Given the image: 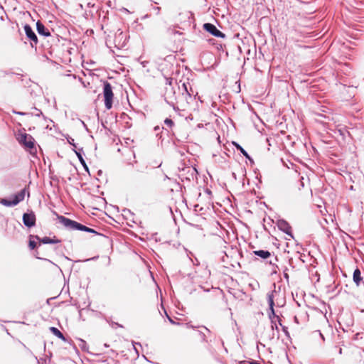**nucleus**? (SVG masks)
I'll return each mask as SVG.
<instances>
[{
	"label": "nucleus",
	"instance_id": "a878e982",
	"mask_svg": "<svg viewBox=\"0 0 364 364\" xmlns=\"http://www.w3.org/2000/svg\"><path fill=\"white\" fill-rule=\"evenodd\" d=\"M284 277H285L287 279H289V275H288V274H287V273H284Z\"/></svg>",
	"mask_w": 364,
	"mask_h": 364
},
{
	"label": "nucleus",
	"instance_id": "cd10ccee",
	"mask_svg": "<svg viewBox=\"0 0 364 364\" xmlns=\"http://www.w3.org/2000/svg\"><path fill=\"white\" fill-rule=\"evenodd\" d=\"M73 141H74V139H72V141H69V143H70V144H73V146H75V144L73 143Z\"/></svg>",
	"mask_w": 364,
	"mask_h": 364
},
{
	"label": "nucleus",
	"instance_id": "9d476101",
	"mask_svg": "<svg viewBox=\"0 0 364 364\" xmlns=\"http://www.w3.org/2000/svg\"><path fill=\"white\" fill-rule=\"evenodd\" d=\"M278 228L282 232H285L289 237L293 238V234L291 232V227L290 225L284 220H279L277 221Z\"/></svg>",
	"mask_w": 364,
	"mask_h": 364
},
{
	"label": "nucleus",
	"instance_id": "6e6552de",
	"mask_svg": "<svg viewBox=\"0 0 364 364\" xmlns=\"http://www.w3.org/2000/svg\"><path fill=\"white\" fill-rule=\"evenodd\" d=\"M24 31L27 38L31 41V46L33 47L34 46L37 45L38 38L32 28L29 25L26 24L24 26Z\"/></svg>",
	"mask_w": 364,
	"mask_h": 364
},
{
	"label": "nucleus",
	"instance_id": "c85d7f7f",
	"mask_svg": "<svg viewBox=\"0 0 364 364\" xmlns=\"http://www.w3.org/2000/svg\"><path fill=\"white\" fill-rule=\"evenodd\" d=\"M73 141H74V139H72V141H69V143H70V144H73V146H75V144L73 143Z\"/></svg>",
	"mask_w": 364,
	"mask_h": 364
},
{
	"label": "nucleus",
	"instance_id": "b1692460",
	"mask_svg": "<svg viewBox=\"0 0 364 364\" xmlns=\"http://www.w3.org/2000/svg\"><path fill=\"white\" fill-rule=\"evenodd\" d=\"M15 113L17 114H19V115H25L26 114V113L22 112H15Z\"/></svg>",
	"mask_w": 364,
	"mask_h": 364
},
{
	"label": "nucleus",
	"instance_id": "6ab92c4d",
	"mask_svg": "<svg viewBox=\"0 0 364 364\" xmlns=\"http://www.w3.org/2000/svg\"><path fill=\"white\" fill-rule=\"evenodd\" d=\"M36 242L33 240H31V239H30L29 240V247L31 249V250H33L34 248H36Z\"/></svg>",
	"mask_w": 364,
	"mask_h": 364
},
{
	"label": "nucleus",
	"instance_id": "aec40b11",
	"mask_svg": "<svg viewBox=\"0 0 364 364\" xmlns=\"http://www.w3.org/2000/svg\"><path fill=\"white\" fill-rule=\"evenodd\" d=\"M277 323H278V321L277 319H274V323H271L272 330H274L275 328L277 331H278Z\"/></svg>",
	"mask_w": 364,
	"mask_h": 364
},
{
	"label": "nucleus",
	"instance_id": "4468645a",
	"mask_svg": "<svg viewBox=\"0 0 364 364\" xmlns=\"http://www.w3.org/2000/svg\"><path fill=\"white\" fill-rule=\"evenodd\" d=\"M82 149H78L77 151H75L79 161H80L81 164L83 166L84 168L88 171V167L82 157Z\"/></svg>",
	"mask_w": 364,
	"mask_h": 364
},
{
	"label": "nucleus",
	"instance_id": "2eb2a0df",
	"mask_svg": "<svg viewBox=\"0 0 364 364\" xmlns=\"http://www.w3.org/2000/svg\"><path fill=\"white\" fill-rule=\"evenodd\" d=\"M362 277L360 276V271L358 269H356L353 272V281L357 286H359Z\"/></svg>",
	"mask_w": 364,
	"mask_h": 364
},
{
	"label": "nucleus",
	"instance_id": "423d86ee",
	"mask_svg": "<svg viewBox=\"0 0 364 364\" xmlns=\"http://www.w3.org/2000/svg\"><path fill=\"white\" fill-rule=\"evenodd\" d=\"M164 99L167 104L173 107V108L175 109L176 97L173 87H169L166 88V92L164 93Z\"/></svg>",
	"mask_w": 364,
	"mask_h": 364
},
{
	"label": "nucleus",
	"instance_id": "39448f33",
	"mask_svg": "<svg viewBox=\"0 0 364 364\" xmlns=\"http://www.w3.org/2000/svg\"><path fill=\"white\" fill-rule=\"evenodd\" d=\"M274 294H277V292L275 291H272L267 294V301H268V304L269 306V317L271 320V323H274V319H277L278 321V323H279V325H282L280 318H279V316L275 314L274 309Z\"/></svg>",
	"mask_w": 364,
	"mask_h": 364
},
{
	"label": "nucleus",
	"instance_id": "f8f14e48",
	"mask_svg": "<svg viewBox=\"0 0 364 364\" xmlns=\"http://www.w3.org/2000/svg\"><path fill=\"white\" fill-rule=\"evenodd\" d=\"M30 237H35L36 240H39L43 244H55L60 242L58 240L52 239L48 237H44L43 238L41 239L38 236H33L31 235Z\"/></svg>",
	"mask_w": 364,
	"mask_h": 364
},
{
	"label": "nucleus",
	"instance_id": "393cba45",
	"mask_svg": "<svg viewBox=\"0 0 364 364\" xmlns=\"http://www.w3.org/2000/svg\"><path fill=\"white\" fill-rule=\"evenodd\" d=\"M248 364H258V363L255 361H248Z\"/></svg>",
	"mask_w": 364,
	"mask_h": 364
},
{
	"label": "nucleus",
	"instance_id": "0eeeda50",
	"mask_svg": "<svg viewBox=\"0 0 364 364\" xmlns=\"http://www.w3.org/2000/svg\"><path fill=\"white\" fill-rule=\"evenodd\" d=\"M203 28L213 36L218 38H225V35L218 30L215 26L210 23H205L203 24Z\"/></svg>",
	"mask_w": 364,
	"mask_h": 364
},
{
	"label": "nucleus",
	"instance_id": "f3484780",
	"mask_svg": "<svg viewBox=\"0 0 364 364\" xmlns=\"http://www.w3.org/2000/svg\"><path fill=\"white\" fill-rule=\"evenodd\" d=\"M237 149L240 151V152L242 154L243 156H245L246 158L250 159V156L248 155L247 152L239 144L236 145Z\"/></svg>",
	"mask_w": 364,
	"mask_h": 364
},
{
	"label": "nucleus",
	"instance_id": "1a4fd4ad",
	"mask_svg": "<svg viewBox=\"0 0 364 364\" xmlns=\"http://www.w3.org/2000/svg\"><path fill=\"white\" fill-rule=\"evenodd\" d=\"M23 223L28 228L33 227L36 225V215L33 212L26 213L23 215Z\"/></svg>",
	"mask_w": 364,
	"mask_h": 364
},
{
	"label": "nucleus",
	"instance_id": "2f4dec72",
	"mask_svg": "<svg viewBox=\"0 0 364 364\" xmlns=\"http://www.w3.org/2000/svg\"><path fill=\"white\" fill-rule=\"evenodd\" d=\"M159 10H160V8H159V7H158V8L156 9V11H159Z\"/></svg>",
	"mask_w": 364,
	"mask_h": 364
},
{
	"label": "nucleus",
	"instance_id": "20e7f679",
	"mask_svg": "<svg viewBox=\"0 0 364 364\" xmlns=\"http://www.w3.org/2000/svg\"><path fill=\"white\" fill-rule=\"evenodd\" d=\"M25 197V189L21 190L19 193L14 196L13 200H8L6 198H1L0 203L6 207H13L18 204L21 201L23 200Z\"/></svg>",
	"mask_w": 364,
	"mask_h": 364
},
{
	"label": "nucleus",
	"instance_id": "412c9836",
	"mask_svg": "<svg viewBox=\"0 0 364 364\" xmlns=\"http://www.w3.org/2000/svg\"><path fill=\"white\" fill-rule=\"evenodd\" d=\"M183 87H184V89H185L186 92H187V94H188L189 96H191V93L188 91V90H187V87H186V84H185V83H183Z\"/></svg>",
	"mask_w": 364,
	"mask_h": 364
},
{
	"label": "nucleus",
	"instance_id": "473e14b6",
	"mask_svg": "<svg viewBox=\"0 0 364 364\" xmlns=\"http://www.w3.org/2000/svg\"><path fill=\"white\" fill-rule=\"evenodd\" d=\"M159 10H160V8H159V7H158V8L156 9V11H159Z\"/></svg>",
	"mask_w": 364,
	"mask_h": 364
},
{
	"label": "nucleus",
	"instance_id": "dca6fc26",
	"mask_svg": "<svg viewBox=\"0 0 364 364\" xmlns=\"http://www.w3.org/2000/svg\"><path fill=\"white\" fill-rule=\"evenodd\" d=\"M50 331L58 338H60L63 341H65V338L63 334L55 327H50Z\"/></svg>",
	"mask_w": 364,
	"mask_h": 364
},
{
	"label": "nucleus",
	"instance_id": "ddd939ff",
	"mask_svg": "<svg viewBox=\"0 0 364 364\" xmlns=\"http://www.w3.org/2000/svg\"><path fill=\"white\" fill-rule=\"evenodd\" d=\"M253 254L256 256H258L262 259H267L270 257L271 253L268 250H255L253 251Z\"/></svg>",
	"mask_w": 364,
	"mask_h": 364
},
{
	"label": "nucleus",
	"instance_id": "4be33fe9",
	"mask_svg": "<svg viewBox=\"0 0 364 364\" xmlns=\"http://www.w3.org/2000/svg\"><path fill=\"white\" fill-rule=\"evenodd\" d=\"M171 80H172L171 79L167 78L166 79V83L168 84L169 85H171Z\"/></svg>",
	"mask_w": 364,
	"mask_h": 364
},
{
	"label": "nucleus",
	"instance_id": "7ed1b4c3",
	"mask_svg": "<svg viewBox=\"0 0 364 364\" xmlns=\"http://www.w3.org/2000/svg\"><path fill=\"white\" fill-rule=\"evenodd\" d=\"M103 95L105 98V105L107 109H110L112 107V102L114 94L112 88L108 82H104Z\"/></svg>",
	"mask_w": 364,
	"mask_h": 364
},
{
	"label": "nucleus",
	"instance_id": "7c9ffc66",
	"mask_svg": "<svg viewBox=\"0 0 364 364\" xmlns=\"http://www.w3.org/2000/svg\"><path fill=\"white\" fill-rule=\"evenodd\" d=\"M320 336H321L322 339H324L323 334L320 333Z\"/></svg>",
	"mask_w": 364,
	"mask_h": 364
},
{
	"label": "nucleus",
	"instance_id": "bb28decb",
	"mask_svg": "<svg viewBox=\"0 0 364 364\" xmlns=\"http://www.w3.org/2000/svg\"><path fill=\"white\" fill-rule=\"evenodd\" d=\"M168 316V320L170 321V322H171V323H175V322H174V321H173V320H172V319H171L168 316Z\"/></svg>",
	"mask_w": 364,
	"mask_h": 364
},
{
	"label": "nucleus",
	"instance_id": "a211bd4d",
	"mask_svg": "<svg viewBox=\"0 0 364 364\" xmlns=\"http://www.w3.org/2000/svg\"><path fill=\"white\" fill-rule=\"evenodd\" d=\"M164 124H165L167 127H173V124H174V123H173V122L172 121V119H168V118H167V119H166L164 120Z\"/></svg>",
	"mask_w": 364,
	"mask_h": 364
},
{
	"label": "nucleus",
	"instance_id": "f257e3e1",
	"mask_svg": "<svg viewBox=\"0 0 364 364\" xmlns=\"http://www.w3.org/2000/svg\"><path fill=\"white\" fill-rule=\"evenodd\" d=\"M58 219L60 223L63 224L66 228L69 230H77L87 232L98 234L97 232H96L94 229L90 228L85 225H83L75 220H72L64 216H60L58 217Z\"/></svg>",
	"mask_w": 364,
	"mask_h": 364
},
{
	"label": "nucleus",
	"instance_id": "c756f323",
	"mask_svg": "<svg viewBox=\"0 0 364 364\" xmlns=\"http://www.w3.org/2000/svg\"><path fill=\"white\" fill-rule=\"evenodd\" d=\"M239 364H246V363H245V361H240V362L239 363Z\"/></svg>",
	"mask_w": 364,
	"mask_h": 364
},
{
	"label": "nucleus",
	"instance_id": "9b49d317",
	"mask_svg": "<svg viewBox=\"0 0 364 364\" xmlns=\"http://www.w3.org/2000/svg\"><path fill=\"white\" fill-rule=\"evenodd\" d=\"M36 28H37L38 33L40 35H42L43 36H50V33L48 31V29L46 28L45 27V26L42 23H41L40 21H38L36 23Z\"/></svg>",
	"mask_w": 364,
	"mask_h": 364
},
{
	"label": "nucleus",
	"instance_id": "f03ea898",
	"mask_svg": "<svg viewBox=\"0 0 364 364\" xmlns=\"http://www.w3.org/2000/svg\"><path fill=\"white\" fill-rule=\"evenodd\" d=\"M16 138L21 146L32 153V149H35V141L31 135L26 133L25 130H20L16 134Z\"/></svg>",
	"mask_w": 364,
	"mask_h": 364
},
{
	"label": "nucleus",
	"instance_id": "5701e85b",
	"mask_svg": "<svg viewBox=\"0 0 364 364\" xmlns=\"http://www.w3.org/2000/svg\"><path fill=\"white\" fill-rule=\"evenodd\" d=\"M37 111H38V112L36 114V116L39 117L40 115L43 114L42 112H41L40 110H37Z\"/></svg>",
	"mask_w": 364,
	"mask_h": 364
}]
</instances>
